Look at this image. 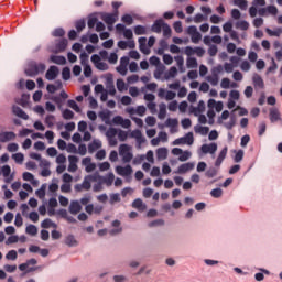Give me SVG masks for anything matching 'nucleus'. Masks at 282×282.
<instances>
[{"label": "nucleus", "instance_id": "c9c22d12", "mask_svg": "<svg viewBox=\"0 0 282 282\" xmlns=\"http://www.w3.org/2000/svg\"><path fill=\"white\" fill-rule=\"evenodd\" d=\"M208 83H210V85H213V87H217V85H219V76L217 75H213L207 77Z\"/></svg>", "mask_w": 282, "mask_h": 282}, {"label": "nucleus", "instance_id": "f03ea898", "mask_svg": "<svg viewBox=\"0 0 282 282\" xmlns=\"http://www.w3.org/2000/svg\"><path fill=\"white\" fill-rule=\"evenodd\" d=\"M91 182H96V176L87 175L85 176L82 184H76L74 186L76 193H83V191H91Z\"/></svg>", "mask_w": 282, "mask_h": 282}, {"label": "nucleus", "instance_id": "052dcab7", "mask_svg": "<svg viewBox=\"0 0 282 282\" xmlns=\"http://www.w3.org/2000/svg\"><path fill=\"white\" fill-rule=\"evenodd\" d=\"M14 224L17 228H21V226H23V217H21V214L15 215Z\"/></svg>", "mask_w": 282, "mask_h": 282}, {"label": "nucleus", "instance_id": "7ed1b4c3", "mask_svg": "<svg viewBox=\"0 0 282 282\" xmlns=\"http://www.w3.org/2000/svg\"><path fill=\"white\" fill-rule=\"evenodd\" d=\"M119 155L122 158L124 164H129L133 160V153L131 152V147L129 144H121L119 147Z\"/></svg>", "mask_w": 282, "mask_h": 282}, {"label": "nucleus", "instance_id": "e2e57ef3", "mask_svg": "<svg viewBox=\"0 0 282 282\" xmlns=\"http://www.w3.org/2000/svg\"><path fill=\"white\" fill-rule=\"evenodd\" d=\"M62 193H72V184L69 183H64L61 186Z\"/></svg>", "mask_w": 282, "mask_h": 282}, {"label": "nucleus", "instance_id": "72a5a7b5", "mask_svg": "<svg viewBox=\"0 0 282 282\" xmlns=\"http://www.w3.org/2000/svg\"><path fill=\"white\" fill-rule=\"evenodd\" d=\"M235 6H238L240 10H247L248 9V0H234Z\"/></svg>", "mask_w": 282, "mask_h": 282}, {"label": "nucleus", "instance_id": "69168bd1", "mask_svg": "<svg viewBox=\"0 0 282 282\" xmlns=\"http://www.w3.org/2000/svg\"><path fill=\"white\" fill-rule=\"evenodd\" d=\"M181 124H182L183 129H189V127L193 124V122L191 121V119L185 118L181 121Z\"/></svg>", "mask_w": 282, "mask_h": 282}, {"label": "nucleus", "instance_id": "864d4df0", "mask_svg": "<svg viewBox=\"0 0 282 282\" xmlns=\"http://www.w3.org/2000/svg\"><path fill=\"white\" fill-rule=\"evenodd\" d=\"M7 151H9V153H17V151H19V144L9 143L7 147Z\"/></svg>", "mask_w": 282, "mask_h": 282}, {"label": "nucleus", "instance_id": "aec40b11", "mask_svg": "<svg viewBox=\"0 0 282 282\" xmlns=\"http://www.w3.org/2000/svg\"><path fill=\"white\" fill-rule=\"evenodd\" d=\"M65 245L68 246L69 248H76V246H78V240H76L74 235H68L65 238Z\"/></svg>", "mask_w": 282, "mask_h": 282}, {"label": "nucleus", "instance_id": "5fc2aeb1", "mask_svg": "<svg viewBox=\"0 0 282 282\" xmlns=\"http://www.w3.org/2000/svg\"><path fill=\"white\" fill-rule=\"evenodd\" d=\"M54 120H55L54 115H47L45 118V123L47 124V127L52 128L54 127Z\"/></svg>", "mask_w": 282, "mask_h": 282}, {"label": "nucleus", "instance_id": "2eb2a0df", "mask_svg": "<svg viewBox=\"0 0 282 282\" xmlns=\"http://www.w3.org/2000/svg\"><path fill=\"white\" fill-rule=\"evenodd\" d=\"M194 169H195V164L193 163L181 164L178 166L177 173L182 175L184 173H188V171H193Z\"/></svg>", "mask_w": 282, "mask_h": 282}, {"label": "nucleus", "instance_id": "473e14b6", "mask_svg": "<svg viewBox=\"0 0 282 282\" xmlns=\"http://www.w3.org/2000/svg\"><path fill=\"white\" fill-rule=\"evenodd\" d=\"M75 28L77 32H83L84 29L87 28V23L85 22V20H78L75 22Z\"/></svg>", "mask_w": 282, "mask_h": 282}, {"label": "nucleus", "instance_id": "a878e982", "mask_svg": "<svg viewBox=\"0 0 282 282\" xmlns=\"http://www.w3.org/2000/svg\"><path fill=\"white\" fill-rule=\"evenodd\" d=\"M25 232L26 235H31V237H36V235H39V228L34 225H29L25 228Z\"/></svg>", "mask_w": 282, "mask_h": 282}, {"label": "nucleus", "instance_id": "dca6fc26", "mask_svg": "<svg viewBox=\"0 0 282 282\" xmlns=\"http://www.w3.org/2000/svg\"><path fill=\"white\" fill-rule=\"evenodd\" d=\"M67 45H68L67 39L59 40L55 45V52L56 53L65 52V50H67Z\"/></svg>", "mask_w": 282, "mask_h": 282}, {"label": "nucleus", "instance_id": "412c9836", "mask_svg": "<svg viewBox=\"0 0 282 282\" xmlns=\"http://www.w3.org/2000/svg\"><path fill=\"white\" fill-rule=\"evenodd\" d=\"M102 147V143L100 141H93L88 144V153H94L95 151H98Z\"/></svg>", "mask_w": 282, "mask_h": 282}, {"label": "nucleus", "instance_id": "a211bd4d", "mask_svg": "<svg viewBox=\"0 0 282 282\" xmlns=\"http://www.w3.org/2000/svg\"><path fill=\"white\" fill-rule=\"evenodd\" d=\"M52 63H55V65H66L67 64V58L63 55H52L51 56Z\"/></svg>", "mask_w": 282, "mask_h": 282}, {"label": "nucleus", "instance_id": "6e6552de", "mask_svg": "<svg viewBox=\"0 0 282 282\" xmlns=\"http://www.w3.org/2000/svg\"><path fill=\"white\" fill-rule=\"evenodd\" d=\"M252 84L254 89H265V82H263V77L259 74H253Z\"/></svg>", "mask_w": 282, "mask_h": 282}, {"label": "nucleus", "instance_id": "c756f323", "mask_svg": "<svg viewBox=\"0 0 282 282\" xmlns=\"http://www.w3.org/2000/svg\"><path fill=\"white\" fill-rule=\"evenodd\" d=\"M265 32H267V34H269V36H281L282 28H276L274 31L271 30L270 28H267Z\"/></svg>", "mask_w": 282, "mask_h": 282}, {"label": "nucleus", "instance_id": "2f4dec72", "mask_svg": "<svg viewBox=\"0 0 282 282\" xmlns=\"http://www.w3.org/2000/svg\"><path fill=\"white\" fill-rule=\"evenodd\" d=\"M236 28H237L238 30H243V31H246V30H248V29L250 28V23H248V21H246V20L238 21V22L236 23Z\"/></svg>", "mask_w": 282, "mask_h": 282}, {"label": "nucleus", "instance_id": "ea45409f", "mask_svg": "<svg viewBox=\"0 0 282 282\" xmlns=\"http://www.w3.org/2000/svg\"><path fill=\"white\" fill-rule=\"evenodd\" d=\"M52 36L56 39L65 36V30L63 28H57L53 31Z\"/></svg>", "mask_w": 282, "mask_h": 282}, {"label": "nucleus", "instance_id": "393cba45", "mask_svg": "<svg viewBox=\"0 0 282 282\" xmlns=\"http://www.w3.org/2000/svg\"><path fill=\"white\" fill-rule=\"evenodd\" d=\"M41 228H57V225L52 221V219L50 218H45L42 223H41Z\"/></svg>", "mask_w": 282, "mask_h": 282}, {"label": "nucleus", "instance_id": "f704fd0d", "mask_svg": "<svg viewBox=\"0 0 282 282\" xmlns=\"http://www.w3.org/2000/svg\"><path fill=\"white\" fill-rule=\"evenodd\" d=\"M62 78H63V80H69L72 78V70L69 69V67L63 68Z\"/></svg>", "mask_w": 282, "mask_h": 282}, {"label": "nucleus", "instance_id": "9b49d317", "mask_svg": "<svg viewBox=\"0 0 282 282\" xmlns=\"http://www.w3.org/2000/svg\"><path fill=\"white\" fill-rule=\"evenodd\" d=\"M12 112L22 120H30V116H28V113H25V111H23V109H21L19 106H13Z\"/></svg>", "mask_w": 282, "mask_h": 282}, {"label": "nucleus", "instance_id": "f8f14e48", "mask_svg": "<svg viewBox=\"0 0 282 282\" xmlns=\"http://www.w3.org/2000/svg\"><path fill=\"white\" fill-rule=\"evenodd\" d=\"M200 151L205 154L210 153L212 155H214V153L217 152V143L203 144Z\"/></svg>", "mask_w": 282, "mask_h": 282}, {"label": "nucleus", "instance_id": "4c0bfd02", "mask_svg": "<svg viewBox=\"0 0 282 282\" xmlns=\"http://www.w3.org/2000/svg\"><path fill=\"white\" fill-rule=\"evenodd\" d=\"M210 195L215 199H219V197H221V195H224V191L221 188H214L210 191Z\"/></svg>", "mask_w": 282, "mask_h": 282}, {"label": "nucleus", "instance_id": "1a4fd4ad", "mask_svg": "<svg viewBox=\"0 0 282 282\" xmlns=\"http://www.w3.org/2000/svg\"><path fill=\"white\" fill-rule=\"evenodd\" d=\"M106 89L110 96H116V85H113V75H108L106 79Z\"/></svg>", "mask_w": 282, "mask_h": 282}, {"label": "nucleus", "instance_id": "f3484780", "mask_svg": "<svg viewBox=\"0 0 282 282\" xmlns=\"http://www.w3.org/2000/svg\"><path fill=\"white\" fill-rule=\"evenodd\" d=\"M269 118L271 122H279V120H281V112H279V109L272 108L270 110Z\"/></svg>", "mask_w": 282, "mask_h": 282}, {"label": "nucleus", "instance_id": "7c9ffc66", "mask_svg": "<svg viewBox=\"0 0 282 282\" xmlns=\"http://www.w3.org/2000/svg\"><path fill=\"white\" fill-rule=\"evenodd\" d=\"M134 34L137 36H142L144 34H147V26L143 25H137L134 26Z\"/></svg>", "mask_w": 282, "mask_h": 282}, {"label": "nucleus", "instance_id": "4468645a", "mask_svg": "<svg viewBox=\"0 0 282 282\" xmlns=\"http://www.w3.org/2000/svg\"><path fill=\"white\" fill-rule=\"evenodd\" d=\"M80 210H83V206H80V203H78V200H73L69 205L70 215H78Z\"/></svg>", "mask_w": 282, "mask_h": 282}, {"label": "nucleus", "instance_id": "a19ab883", "mask_svg": "<svg viewBox=\"0 0 282 282\" xmlns=\"http://www.w3.org/2000/svg\"><path fill=\"white\" fill-rule=\"evenodd\" d=\"M173 29L177 34H182L184 32V28L182 26V21H176L173 24Z\"/></svg>", "mask_w": 282, "mask_h": 282}, {"label": "nucleus", "instance_id": "de8ad7c7", "mask_svg": "<svg viewBox=\"0 0 282 282\" xmlns=\"http://www.w3.org/2000/svg\"><path fill=\"white\" fill-rule=\"evenodd\" d=\"M118 135V130L116 128H109L106 132V138H116Z\"/></svg>", "mask_w": 282, "mask_h": 282}, {"label": "nucleus", "instance_id": "9d476101", "mask_svg": "<svg viewBox=\"0 0 282 282\" xmlns=\"http://www.w3.org/2000/svg\"><path fill=\"white\" fill-rule=\"evenodd\" d=\"M57 76H58V67L57 66H51L45 74L46 80H56Z\"/></svg>", "mask_w": 282, "mask_h": 282}, {"label": "nucleus", "instance_id": "c03bdc74", "mask_svg": "<svg viewBox=\"0 0 282 282\" xmlns=\"http://www.w3.org/2000/svg\"><path fill=\"white\" fill-rule=\"evenodd\" d=\"M17 250H10L7 254H6V259H8L9 261H17Z\"/></svg>", "mask_w": 282, "mask_h": 282}, {"label": "nucleus", "instance_id": "f257e3e1", "mask_svg": "<svg viewBox=\"0 0 282 282\" xmlns=\"http://www.w3.org/2000/svg\"><path fill=\"white\" fill-rule=\"evenodd\" d=\"M45 69V64L31 62L28 64V67L25 68V74L26 76H30L32 78L34 76H39V74H43Z\"/></svg>", "mask_w": 282, "mask_h": 282}, {"label": "nucleus", "instance_id": "6ab92c4d", "mask_svg": "<svg viewBox=\"0 0 282 282\" xmlns=\"http://www.w3.org/2000/svg\"><path fill=\"white\" fill-rule=\"evenodd\" d=\"M132 208H137V210H140L142 213L147 210V205L140 198H137L132 203Z\"/></svg>", "mask_w": 282, "mask_h": 282}, {"label": "nucleus", "instance_id": "a18cd8bd", "mask_svg": "<svg viewBox=\"0 0 282 282\" xmlns=\"http://www.w3.org/2000/svg\"><path fill=\"white\" fill-rule=\"evenodd\" d=\"M185 140V144H188L191 147V144H193L195 142V139L193 137V132H188L185 137H183Z\"/></svg>", "mask_w": 282, "mask_h": 282}, {"label": "nucleus", "instance_id": "e433bc0d", "mask_svg": "<svg viewBox=\"0 0 282 282\" xmlns=\"http://www.w3.org/2000/svg\"><path fill=\"white\" fill-rule=\"evenodd\" d=\"M122 23H126V25H133V17L131 14H124L121 17Z\"/></svg>", "mask_w": 282, "mask_h": 282}, {"label": "nucleus", "instance_id": "20e7f679", "mask_svg": "<svg viewBox=\"0 0 282 282\" xmlns=\"http://www.w3.org/2000/svg\"><path fill=\"white\" fill-rule=\"evenodd\" d=\"M119 11H113L112 13L104 12L101 13V20L108 25H113L118 21Z\"/></svg>", "mask_w": 282, "mask_h": 282}, {"label": "nucleus", "instance_id": "423d86ee", "mask_svg": "<svg viewBox=\"0 0 282 282\" xmlns=\"http://www.w3.org/2000/svg\"><path fill=\"white\" fill-rule=\"evenodd\" d=\"M17 139V133L13 131H3L0 132V142L4 144L6 142H12V140Z\"/></svg>", "mask_w": 282, "mask_h": 282}, {"label": "nucleus", "instance_id": "6e6d98bb", "mask_svg": "<svg viewBox=\"0 0 282 282\" xmlns=\"http://www.w3.org/2000/svg\"><path fill=\"white\" fill-rule=\"evenodd\" d=\"M267 12L269 14H272L273 17H276V14H279V9L274 6H268L267 7Z\"/></svg>", "mask_w": 282, "mask_h": 282}, {"label": "nucleus", "instance_id": "37998d69", "mask_svg": "<svg viewBox=\"0 0 282 282\" xmlns=\"http://www.w3.org/2000/svg\"><path fill=\"white\" fill-rule=\"evenodd\" d=\"M163 36H165V37H171V34H172V30H171V26L167 24V23H165L164 25H163Z\"/></svg>", "mask_w": 282, "mask_h": 282}, {"label": "nucleus", "instance_id": "5701e85b", "mask_svg": "<svg viewBox=\"0 0 282 282\" xmlns=\"http://www.w3.org/2000/svg\"><path fill=\"white\" fill-rule=\"evenodd\" d=\"M158 118L160 120H164V118H166V104L162 102V104L159 105Z\"/></svg>", "mask_w": 282, "mask_h": 282}, {"label": "nucleus", "instance_id": "58836bf2", "mask_svg": "<svg viewBox=\"0 0 282 282\" xmlns=\"http://www.w3.org/2000/svg\"><path fill=\"white\" fill-rule=\"evenodd\" d=\"M64 120H73L74 119V111L70 109H65L62 113Z\"/></svg>", "mask_w": 282, "mask_h": 282}, {"label": "nucleus", "instance_id": "4d7b16f0", "mask_svg": "<svg viewBox=\"0 0 282 282\" xmlns=\"http://www.w3.org/2000/svg\"><path fill=\"white\" fill-rule=\"evenodd\" d=\"M22 178L24 180V182H34V174L30 172H24Z\"/></svg>", "mask_w": 282, "mask_h": 282}, {"label": "nucleus", "instance_id": "39448f33", "mask_svg": "<svg viewBox=\"0 0 282 282\" xmlns=\"http://www.w3.org/2000/svg\"><path fill=\"white\" fill-rule=\"evenodd\" d=\"M187 34L191 36L192 43L197 44L202 41V33L197 31V26L195 25L187 28Z\"/></svg>", "mask_w": 282, "mask_h": 282}, {"label": "nucleus", "instance_id": "09e8293b", "mask_svg": "<svg viewBox=\"0 0 282 282\" xmlns=\"http://www.w3.org/2000/svg\"><path fill=\"white\" fill-rule=\"evenodd\" d=\"M68 107H70V109H74V111H76L77 113L80 112V107H78V104H76L73 99H69L67 101Z\"/></svg>", "mask_w": 282, "mask_h": 282}, {"label": "nucleus", "instance_id": "680f3d73", "mask_svg": "<svg viewBox=\"0 0 282 282\" xmlns=\"http://www.w3.org/2000/svg\"><path fill=\"white\" fill-rule=\"evenodd\" d=\"M252 94H254V88H252V86H247L245 89L246 98H252Z\"/></svg>", "mask_w": 282, "mask_h": 282}, {"label": "nucleus", "instance_id": "ddd939ff", "mask_svg": "<svg viewBox=\"0 0 282 282\" xmlns=\"http://www.w3.org/2000/svg\"><path fill=\"white\" fill-rule=\"evenodd\" d=\"M165 23L166 22H164V20H162V19L156 20L151 28L152 32H155V34H160L162 32Z\"/></svg>", "mask_w": 282, "mask_h": 282}, {"label": "nucleus", "instance_id": "774afa93", "mask_svg": "<svg viewBox=\"0 0 282 282\" xmlns=\"http://www.w3.org/2000/svg\"><path fill=\"white\" fill-rule=\"evenodd\" d=\"M120 202V194H111L110 195V204H116Z\"/></svg>", "mask_w": 282, "mask_h": 282}, {"label": "nucleus", "instance_id": "8fccbe9b", "mask_svg": "<svg viewBox=\"0 0 282 282\" xmlns=\"http://www.w3.org/2000/svg\"><path fill=\"white\" fill-rule=\"evenodd\" d=\"M127 138H129V133H127V131L124 130H119L118 139L120 140V142H126Z\"/></svg>", "mask_w": 282, "mask_h": 282}, {"label": "nucleus", "instance_id": "79ce46f5", "mask_svg": "<svg viewBox=\"0 0 282 282\" xmlns=\"http://www.w3.org/2000/svg\"><path fill=\"white\" fill-rule=\"evenodd\" d=\"M12 158L14 159V162H17V164H23V160H25L23 153H15L12 155Z\"/></svg>", "mask_w": 282, "mask_h": 282}, {"label": "nucleus", "instance_id": "13d9d810", "mask_svg": "<svg viewBox=\"0 0 282 282\" xmlns=\"http://www.w3.org/2000/svg\"><path fill=\"white\" fill-rule=\"evenodd\" d=\"M191 159V152L189 151H185L183 152L180 156H178V161L180 162H186V160Z\"/></svg>", "mask_w": 282, "mask_h": 282}, {"label": "nucleus", "instance_id": "0eeeda50", "mask_svg": "<svg viewBox=\"0 0 282 282\" xmlns=\"http://www.w3.org/2000/svg\"><path fill=\"white\" fill-rule=\"evenodd\" d=\"M116 173H118V175H121V177H129V175L133 173V167H131V165H126V166L118 165L116 167Z\"/></svg>", "mask_w": 282, "mask_h": 282}, {"label": "nucleus", "instance_id": "bf43d9fd", "mask_svg": "<svg viewBox=\"0 0 282 282\" xmlns=\"http://www.w3.org/2000/svg\"><path fill=\"white\" fill-rule=\"evenodd\" d=\"M10 173H12V169L10 167V165H3L2 166L3 177H10Z\"/></svg>", "mask_w": 282, "mask_h": 282}, {"label": "nucleus", "instance_id": "c85d7f7f", "mask_svg": "<svg viewBox=\"0 0 282 282\" xmlns=\"http://www.w3.org/2000/svg\"><path fill=\"white\" fill-rule=\"evenodd\" d=\"M186 65L188 69H197V58L188 57L186 61Z\"/></svg>", "mask_w": 282, "mask_h": 282}, {"label": "nucleus", "instance_id": "603ef678", "mask_svg": "<svg viewBox=\"0 0 282 282\" xmlns=\"http://www.w3.org/2000/svg\"><path fill=\"white\" fill-rule=\"evenodd\" d=\"M39 199H45V185H42L40 189L35 192Z\"/></svg>", "mask_w": 282, "mask_h": 282}, {"label": "nucleus", "instance_id": "3c124183", "mask_svg": "<svg viewBox=\"0 0 282 282\" xmlns=\"http://www.w3.org/2000/svg\"><path fill=\"white\" fill-rule=\"evenodd\" d=\"M117 89L118 91H124L127 89V84L123 79H117Z\"/></svg>", "mask_w": 282, "mask_h": 282}, {"label": "nucleus", "instance_id": "49530a36", "mask_svg": "<svg viewBox=\"0 0 282 282\" xmlns=\"http://www.w3.org/2000/svg\"><path fill=\"white\" fill-rule=\"evenodd\" d=\"M206 177L213 178L217 176V169L215 167H209L206 173H205Z\"/></svg>", "mask_w": 282, "mask_h": 282}, {"label": "nucleus", "instance_id": "cd10ccee", "mask_svg": "<svg viewBox=\"0 0 282 282\" xmlns=\"http://www.w3.org/2000/svg\"><path fill=\"white\" fill-rule=\"evenodd\" d=\"M97 23H98V18L96 15L88 17L87 25H88L89 30H94V28H96Z\"/></svg>", "mask_w": 282, "mask_h": 282}, {"label": "nucleus", "instance_id": "338daca9", "mask_svg": "<svg viewBox=\"0 0 282 282\" xmlns=\"http://www.w3.org/2000/svg\"><path fill=\"white\" fill-rule=\"evenodd\" d=\"M234 160L235 162H241V160H243V150H238Z\"/></svg>", "mask_w": 282, "mask_h": 282}, {"label": "nucleus", "instance_id": "b1692460", "mask_svg": "<svg viewBox=\"0 0 282 282\" xmlns=\"http://www.w3.org/2000/svg\"><path fill=\"white\" fill-rule=\"evenodd\" d=\"M156 156L158 160H166V158L169 156V150H166V148L158 149Z\"/></svg>", "mask_w": 282, "mask_h": 282}, {"label": "nucleus", "instance_id": "0e129e2a", "mask_svg": "<svg viewBox=\"0 0 282 282\" xmlns=\"http://www.w3.org/2000/svg\"><path fill=\"white\" fill-rule=\"evenodd\" d=\"M163 63L165 65H172L173 64V56H171L170 54H164L163 55Z\"/></svg>", "mask_w": 282, "mask_h": 282}, {"label": "nucleus", "instance_id": "4be33fe9", "mask_svg": "<svg viewBox=\"0 0 282 282\" xmlns=\"http://www.w3.org/2000/svg\"><path fill=\"white\" fill-rule=\"evenodd\" d=\"M194 131L195 133H199L200 135H208V131H210V128L204 126H195Z\"/></svg>", "mask_w": 282, "mask_h": 282}, {"label": "nucleus", "instance_id": "bb28decb", "mask_svg": "<svg viewBox=\"0 0 282 282\" xmlns=\"http://www.w3.org/2000/svg\"><path fill=\"white\" fill-rule=\"evenodd\" d=\"M131 138L137 139V142H138L139 144H142V142H144V139H143V137H142V131H140V130H134V131H132V132H131Z\"/></svg>", "mask_w": 282, "mask_h": 282}]
</instances>
